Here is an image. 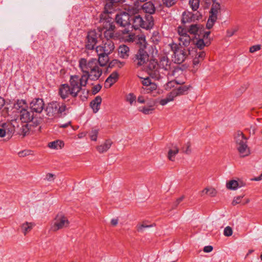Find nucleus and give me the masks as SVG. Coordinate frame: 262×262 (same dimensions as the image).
I'll return each instance as SVG.
<instances>
[{
	"label": "nucleus",
	"instance_id": "1",
	"mask_svg": "<svg viewBox=\"0 0 262 262\" xmlns=\"http://www.w3.org/2000/svg\"><path fill=\"white\" fill-rule=\"evenodd\" d=\"M79 68L83 73L81 76H71L70 79V85L64 84L60 86L59 94L62 99H66L69 96L76 97L81 90L82 87L86 85L89 78L91 80H96L102 73L97 59L95 58H92L89 61L84 58H81L79 60Z\"/></svg>",
	"mask_w": 262,
	"mask_h": 262
},
{
	"label": "nucleus",
	"instance_id": "2",
	"mask_svg": "<svg viewBox=\"0 0 262 262\" xmlns=\"http://www.w3.org/2000/svg\"><path fill=\"white\" fill-rule=\"evenodd\" d=\"M115 19L116 23L120 26L122 27L127 26V28L121 31L120 38L124 42H133L135 39V35L129 29L130 17L129 14L126 12H121L116 15Z\"/></svg>",
	"mask_w": 262,
	"mask_h": 262
},
{
	"label": "nucleus",
	"instance_id": "3",
	"mask_svg": "<svg viewBox=\"0 0 262 262\" xmlns=\"http://www.w3.org/2000/svg\"><path fill=\"white\" fill-rule=\"evenodd\" d=\"M5 124L7 127L9 137H11L15 133L25 136L29 131L28 124L20 121L18 118L8 121Z\"/></svg>",
	"mask_w": 262,
	"mask_h": 262
},
{
	"label": "nucleus",
	"instance_id": "4",
	"mask_svg": "<svg viewBox=\"0 0 262 262\" xmlns=\"http://www.w3.org/2000/svg\"><path fill=\"white\" fill-rule=\"evenodd\" d=\"M236 148L240 157H245L250 154V149L247 145V139L241 131L236 132L234 136Z\"/></svg>",
	"mask_w": 262,
	"mask_h": 262
},
{
	"label": "nucleus",
	"instance_id": "5",
	"mask_svg": "<svg viewBox=\"0 0 262 262\" xmlns=\"http://www.w3.org/2000/svg\"><path fill=\"white\" fill-rule=\"evenodd\" d=\"M170 50L173 52L172 60L174 63L180 64L184 62L189 54L190 51L180 46L176 43L169 44Z\"/></svg>",
	"mask_w": 262,
	"mask_h": 262
},
{
	"label": "nucleus",
	"instance_id": "6",
	"mask_svg": "<svg viewBox=\"0 0 262 262\" xmlns=\"http://www.w3.org/2000/svg\"><path fill=\"white\" fill-rule=\"evenodd\" d=\"M131 20L132 21V26L129 27V29L134 28L135 30L141 27L144 29H149L154 26V19L152 16L148 15L144 20L140 15L133 16Z\"/></svg>",
	"mask_w": 262,
	"mask_h": 262
},
{
	"label": "nucleus",
	"instance_id": "7",
	"mask_svg": "<svg viewBox=\"0 0 262 262\" xmlns=\"http://www.w3.org/2000/svg\"><path fill=\"white\" fill-rule=\"evenodd\" d=\"M70 221L67 216L62 213L56 215L51 224L50 230L55 232L69 226Z\"/></svg>",
	"mask_w": 262,
	"mask_h": 262
},
{
	"label": "nucleus",
	"instance_id": "8",
	"mask_svg": "<svg viewBox=\"0 0 262 262\" xmlns=\"http://www.w3.org/2000/svg\"><path fill=\"white\" fill-rule=\"evenodd\" d=\"M207 1H208V3L211 4L209 17L206 24L207 28L210 29L213 27L217 19V16L221 12V6L219 3L214 0Z\"/></svg>",
	"mask_w": 262,
	"mask_h": 262
},
{
	"label": "nucleus",
	"instance_id": "9",
	"mask_svg": "<svg viewBox=\"0 0 262 262\" xmlns=\"http://www.w3.org/2000/svg\"><path fill=\"white\" fill-rule=\"evenodd\" d=\"M66 106L63 103L52 102L49 103L45 109V112L49 118H56L59 114L64 112Z\"/></svg>",
	"mask_w": 262,
	"mask_h": 262
},
{
	"label": "nucleus",
	"instance_id": "10",
	"mask_svg": "<svg viewBox=\"0 0 262 262\" xmlns=\"http://www.w3.org/2000/svg\"><path fill=\"white\" fill-rule=\"evenodd\" d=\"M140 82L142 84L141 93L144 94H151L154 97H156L159 94L157 90V84L152 82L149 77H139Z\"/></svg>",
	"mask_w": 262,
	"mask_h": 262
},
{
	"label": "nucleus",
	"instance_id": "11",
	"mask_svg": "<svg viewBox=\"0 0 262 262\" xmlns=\"http://www.w3.org/2000/svg\"><path fill=\"white\" fill-rule=\"evenodd\" d=\"M102 33L100 30H92L88 32L86 41L85 48L88 50H93L94 47L98 41L99 39H101Z\"/></svg>",
	"mask_w": 262,
	"mask_h": 262
},
{
	"label": "nucleus",
	"instance_id": "12",
	"mask_svg": "<svg viewBox=\"0 0 262 262\" xmlns=\"http://www.w3.org/2000/svg\"><path fill=\"white\" fill-rule=\"evenodd\" d=\"M168 75L169 76H173L175 77L174 79H172L168 82L165 86L166 90H169L173 88L176 84H183L185 83L184 79H180L178 77H184L183 71L179 68H176L172 71L171 73H168Z\"/></svg>",
	"mask_w": 262,
	"mask_h": 262
},
{
	"label": "nucleus",
	"instance_id": "13",
	"mask_svg": "<svg viewBox=\"0 0 262 262\" xmlns=\"http://www.w3.org/2000/svg\"><path fill=\"white\" fill-rule=\"evenodd\" d=\"M115 49L114 42L111 39H103L102 43L95 48L97 55L110 54Z\"/></svg>",
	"mask_w": 262,
	"mask_h": 262
},
{
	"label": "nucleus",
	"instance_id": "14",
	"mask_svg": "<svg viewBox=\"0 0 262 262\" xmlns=\"http://www.w3.org/2000/svg\"><path fill=\"white\" fill-rule=\"evenodd\" d=\"M147 73L153 78L158 79L160 77L158 64L155 60H150L146 68Z\"/></svg>",
	"mask_w": 262,
	"mask_h": 262
},
{
	"label": "nucleus",
	"instance_id": "15",
	"mask_svg": "<svg viewBox=\"0 0 262 262\" xmlns=\"http://www.w3.org/2000/svg\"><path fill=\"white\" fill-rule=\"evenodd\" d=\"M179 35V40L180 41L179 46L181 45L185 47H188L192 41V39L187 33V30L181 26L179 27L177 29Z\"/></svg>",
	"mask_w": 262,
	"mask_h": 262
},
{
	"label": "nucleus",
	"instance_id": "16",
	"mask_svg": "<svg viewBox=\"0 0 262 262\" xmlns=\"http://www.w3.org/2000/svg\"><path fill=\"white\" fill-rule=\"evenodd\" d=\"M148 55L143 48H139L134 58V62L138 67L144 65L148 61Z\"/></svg>",
	"mask_w": 262,
	"mask_h": 262
},
{
	"label": "nucleus",
	"instance_id": "17",
	"mask_svg": "<svg viewBox=\"0 0 262 262\" xmlns=\"http://www.w3.org/2000/svg\"><path fill=\"white\" fill-rule=\"evenodd\" d=\"M246 183L240 179L230 180L226 182L227 189L230 190H236L238 188L245 187Z\"/></svg>",
	"mask_w": 262,
	"mask_h": 262
},
{
	"label": "nucleus",
	"instance_id": "18",
	"mask_svg": "<svg viewBox=\"0 0 262 262\" xmlns=\"http://www.w3.org/2000/svg\"><path fill=\"white\" fill-rule=\"evenodd\" d=\"M44 102L42 99L36 98L30 103V108L36 113H41L44 107Z\"/></svg>",
	"mask_w": 262,
	"mask_h": 262
},
{
	"label": "nucleus",
	"instance_id": "19",
	"mask_svg": "<svg viewBox=\"0 0 262 262\" xmlns=\"http://www.w3.org/2000/svg\"><path fill=\"white\" fill-rule=\"evenodd\" d=\"M205 55L206 54L204 51H199L196 53L195 56L193 59V69L191 70L193 73L196 72L200 63L204 60Z\"/></svg>",
	"mask_w": 262,
	"mask_h": 262
},
{
	"label": "nucleus",
	"instance_id": "20",
	"mask_svg": "<svg viewBox=\"0 0 262 262\" xmlns=\"http://www.w3.org/2000/svg\"><path fill=\"white\" fill-rule=\"evenodd\" d=\"M103 27L105 29V31L104 32V39H110L115 37L114 31L115 29V26L114 23H106L103 25Z\"/></svg>",
	"mask_w": 262,
	"mask_h": 262
},
{
	"label": "nucleus",
	"instance_id": "21",
	"mask_svg": "<svg viewBox=\"0 0 262 262\" xmlns=\"http://www.w3.org/2000/svg\"><path fill=\"white\" fill-rule=\"evenodd\" d=\"M155 102L153 100H149L144 106L139 107V111L145 115H149L155 111Z\"/></svg>",
	"mask_w": 262,
	"mask_h": 262
},
{
	"label": "nucleus",
	"instance_id": "22",
	"mask_svg": "<svg viewBox=\"0 0 262 262\" xmlns=\"http://www.w3.org/2000/svg\"><path fill=\"white\" fill-rule=\"evenodd\" d=\"M20 117L18 119L23 122L27 123L28 122L31 121L33 118V114L32 113L29 112L27 108H25L20 112Z\"/></svg>",
	"mask_w": 262,
	"mask_h": 262
},
{
	"label": "nucleus",
	"instance_id": "23",
	"mask_svg": "<svg viewBox=\"0 0 262 262\" xmlns=\"http://www.w3.org/2000/svg\"><path fill=\"white\" fill-rule=\"evenodd\" d=\"M159 68L169 71L171 69V62L166 56H162L158 64Z\"/></svg>",
	"mask_w": 262,
	"mask_h": 262
},
{
	"label": "nucleus",
	"instance_id": "24",
	"mask_svg": "<svg viewBox=\"0 0 262 262\" xmlns=\"http://www.w3.org/2000/svg\"><path fill=\"white\" fill-rule=\"evenodd\" d=\"M113 142L111 140L108 139L100 145L96 147L97 150L100 154L106 152L111 147Z\"/></svg>",
	"mask_w": 262,
	"mask_h": 262
},
{
	"label": "nucleus",
	"instance_id": "25",
	"mask_svg": "<svg viewBox=\"0 0 262 262\" xmlns=\"http://www.w3.org/2000/svg\"><path fill=\"white\" fill-rule=\"evenodd\" d=\"M35 226V224L32 222H26L20 226V229L24 235L30 232Z\"/></svg>",
	"mask_w": 262,
	"mask_h": 262
},
{
	"label": "nucleus",
	"instance_id": "26",
	"mask_svg": "<svg viewBox=\"0 0 262 262\" xmlns=\"http://www.w3.org/2000/svg\"><path fill=\"white\" fill-rule=\"evenodd\" d=\"M118 79V74L116 72L112 73L105 80V86L110 88L117 81Z\"/></svg>",
	"mask_w": 262,
	"mask_h": 262
},
{
	"label": "nucleus",
	"instance_id": "27",
	"mask_svg": "<svg viewBox=\"0 0 262 262\" xmlns=\"http://www.w3.org/2000/svg\"><path fill=\"white\" fill-rule=\"evenodd\" d=\"M119 56L123 59H126L129 55V48L127 46L122 45L118 48Z\"/></svg>",
	"mask_w": 262,
	"mask_h": 262
},
{
	"label": "nucleus",
	"instance_id": "28",
	"mask_svg": "<svg viewBox=\"0 0 262 262\" xmlns=\"http://www.w3.org/2000/svg\"><path fill=\"white\" fill-rule=\"evenodd\" d=\"M141 8L144 12L149 13V14L154 13L156 10L154 5L150 1L144 3L141 6Z\"/></svg>",
	"mask_w": 262,
	"mask_h": 262
},
{
	"label": "nucleus",
	"instance_id": "29",
	"mask_svg": "<svg viewBox=\"0 0 262 262\" xmlns=\"http://www.w3.org/2000/svg\"><path fill=\"white\" fill-rule=\"evenodd\" d=\"M141 10V6H139L138 2H136L134 5L128 6L127 9L129 15H136Z\"/></svg>",
	"mask_w": 262,
	"mask_h": 262
},
{
	"label": "nucleus",
	"instance_id": "30",
	"mask_svg": "<svg viewBox=\"0 0 262 262\" xmlns=\"http://www.w3.org/2000/svg\"><path fill=\"white\" fill-rule=\"evenodd\" d=\"M119 1L114 0H106L104 10L105 12H110L112 13L116 7L117 3Z\"/></svg>",
	"mask_w": 262,
	"mask_h": 262
},
{
	"label": "nucleus",
	"instance_id": "31",
	"mask_svg": "<svg viewBox=\"0 0 262 262\" xmlns=\"http://www.w3.org/2000/svg\"><path fill=\"white\" fill-rule=\"evenodd\" d=\"M179 151V147L177 145H172L168 152V159L171 161H174L176 156L178 154Z\"/></svg>",
	"mask_w": 262,
	"mask_h": 262
},
{
	"label": "nucleus",
	"instance_id": "32",
	"mask_svg": "<svg viewBox=\"0 0 262 262\" xmlns=\"http://www.w3.org/2000/svg\"><path fill=\"white\" fill-rule=\"evenodd\" d=\"M217 194L216 190L212 187H206L200 192V194L203 196L205 194L208 195L211 197L215 196Z\"/></svg>",
	"mask_w": 262,
	"mask_h": 262
},
{
	"label": "nucleus",
	"instance_id": "33",
	"mask_svg": "<svg viewBox=\"0 0 262 262\" xmlns=\"http://www.w3.org/2000/svg\"><path fill=\"white\" fill-rule=\"evenodd\" d=\"M102 99L100 96H97L91 102V106L94 113H97L100 108V105L101 103Z\"/></svg>",
	"mask_w": 262,
	"mask_h": 262
},
{
	"label": "nucleus",
	"instance_id": "34",
	"mask_svg": "<svg viewBox=\"0 0 262 262\" xmlns=\"http://www.w3.org/2000/svg\"><path fill=\"white\" fill-rule=\"evenodd\" d=\"M195 19L194 15L190 12L184 11L182 14V22L184 24L191 22Z\"/></svg>",
	"mask_w": 262,
	"mask_h": 262
},
{
	"label": "nucleus",
	"instance_id": "35",
	"mask_svg": "<svg viewBox=\"0 0 262 262\" xmlns=\"http://www.w3.org/2000/svg\"><path fill=\"white\" fill-rule=\"evenodd\" d=\"M110 13H111L110 12H105V10H104L103 13L100 14V21L103 23V26L106 23H113V22L112 21V18L109 16V14Z\"/></svg>",
	"mask_w": 262,
	"mask_h": 262
},
{
	"label": "nucleus",
	"instance_id": "36",
	"mask_svg": "<svg viewBox=\"0 0 262 262\" xmlns=\"http://www.w3.org/2000/svg\"><path fill=\"white\" fill-rule=\"evenodd\" d=\"M63 146V142L59 140L49 142L48 145L49 148L54 149H61Z\"/></svg>",
	"mask_w": 262,
	"mask_h": 262
},
{
	"label": "nucleus",
	"instance_id": "37",
	"mask_svg": "<svg viewBox=\"0 0 262 262\" xmlns=\"http://www.w3.org/2000/svg\"><path fill=\"white\" fill-rule=\"evenodd\" d=\"M14 108L17 110L19 112L25 108H28V105L24 100H18L14 104Z\"/></svg>",
	"mask_w": 262,
	"mask_h": 262
},
{
	"label": "nucleus",
	"instance_id": "38",
	"mask_svg": "<svg viewBox=\"0 0 262 262\" xmlns=\"http://www.w3.org/2000/svg\"><path fill=\"white\" fill-rule=\"evenodd\" d=\"M108 55L109 54H101V55H98L99 56L98 61V63L100 67H104L105 66L108 60Z\"/></svg>",
	"mask_w": 262,
	"mask_h": 262
},
{
	"label": "nucleus",
	"instance_id": "39",
	"mask_svg": "<svg viewBox=\"0 0 262 262\" xmlns=\"http://www.w3.org/2000/svg\"><path fill=\"white\" fill-rule=\"evenodd\" d=\"M136 99V95L133 93H128L125 96L126 101L128 102L130 105L135 104Z\"/></svg>",
	"mask_w": 262,
	"mask_h": 262
},
{
	"label": "nucleus",
	"instance_id": "40",
	"mask_svg": "<svg viewBox=\"0 0 262 262\" xmlns=\"http://www.w3.org/2000/svg\"><path fill=\"white\" fill-rule=\"evenodd\" d=\"M154 226L155 225L154 224L148 225L146 222H144L137 225V230L138 232H142L145 228L152 227Z\"/></svg>",
	"mask_w": 262,
	"mask_h": 262
},
{
	"label": "nucleus",
	"instance_id": "41",
	"mask_svg": "<svg viewBox=\"0 0 262 262\" xmlns=\"http://www.w3.org/2000/svg\"><path fill=\"white\" fill-rule=\"evenodd\" d=\"M7 136L9 137V133L7 132V127L5 123L0 126V137H4Z\"/></svg>",
	"mask_w": 262,
	"mask_h": 262
},
{
	"label": "nucleus",
	"instance_id": "42",
	"mask_svg": "<svg viewBox=\"0 0 262 262\" xmlns=\"http://www.w3.org/2000/svg\"><path fill=\"white\" fill-rule=\"evenodd\" d=\"M189 87L188 86L184 85V86H180L177 89H174L177 93H178V96L184 94L185 92H186L189 90Z\"/></svg>",
	"mask_w": 262,
	"mask_h": 262
},
{
	"label": "nucleus",
	"instance_id": "43",
	"mask_svg": "<svg viewBox=\"0 0 262 262\" xmlns=\"http://www.w3.org/2000/svg\"><path fill=\"white\" fill-rule=\"evenodd\" d=\"M99 130L96 128H92L89 134V136L92 141H96Z\"/></svg>",
	"mask_w": 262,
	"mask_h": 262
},
{
	"label": "nucleus",
	"instance_id": "44",
	"mask_svg": "<svg viewBox=\"0 0 262 262\" xmlns=\"http://www.w3.org/2000/svg\"><path fill=\"white\" fill-rule=\"evenodd\" d=\"M190 7L193 11H196L199 7L200 0H189Z\"/></svg>",
	"mask_w": 262,
	"mask_h": 262
},
{
	"label": "nucleus",
	"instance_id": "45",
	"mask_svg": "<svg viewBox=\"0 0 262 262\" xmlns=\"http://www.w3.org/2000/svg\"><path fill=\"white\" fill-rule=\"evenodd\" d=\"M200 26L197 25H192L190 26L187 33L189 32L191 34H196L199 30Z\"/></svg>",
	"mask_w": 262,
	"mask_h": 262
},
{
	"label": "nucleus",
	"instance_id": "46",
	"mask_svg": "<svg viewBox=\"0 0 262 262\" xmlns=\"http://www.w3.org/2000/svg\"><path fill=\"white\" fill-rule=\"evenodd\" d=\"M177 96H178V93H177L175 90L173 89L172 91L168 93L166 95V97L168 98L170 102H172L174 101L175 98H176Z\"/></svg>",
	"mask_w": 262,
	"mask_h": 262
},
{
	"label": "nucleus",
	"instance_id": "47",
	"mask_svg": "<svg viewBox=\"0 0 262 262\" xmlns=\"http://www.w3.org/2000/svg\"><path fill=\"white\" fill-rule=\"evenodd\" d=\"M140 46V48H143L144 50L146 48V42L145 40V38L143 36H141L138 38V42Z\"/></svg>",
	"mask_w": 262,
	"mask_h": 262
},
{
	"label": "nucleus",
	"instance_id": "48",
	"mask_svg": "<svg viewBox=\"0 0 262 262\" xmlns=\"http://www.w3.org/2000/svg\"><path fill=\"white\" fill-rule=\"evenodd\" d=\"M183 151L186 154H189L191 152V143L189 142H187L182 147Z\"/></svg>",
	"mask_w": 262,
	"mask_h": 262
},
{
	"label": "nucleus",
	"instance_id": "49",
	"mask_svg": "<svg viewBox=\"0 0 262 262\" xmlns=\"http://www.w3.org/2000/svg\"><path fill=\"white\" fill-rule=\"evenodd\" d=\"M124 64V62H120V61L118 60H113L110 64V66H116L119 68H121L123 67Z\"/></svg>",
	"mask_w": 262,
	"mask_h": 262
},
{
	"label": "nucleus",
	"instance_id": "50",
	"mask_svg": "<svg viewBox=\"0 0 262 262\" xmlns=\"http://www.w3.org/2000/svg\"><path fill=\"white\" fill-rule=\"evenodd\" d=\"M207 42L206 43L204 42V41L203 39H200L198 40L195 43V45L196 47L200 49H202L205 46H207Z\"/></svg>",
	"mask_w": 262,
	"mask_h": 262
},
{
	"label": "nucleus",
	"instance_id": "51",
	"mask_svg": "<svg viewBox=\"0 0 262 262\" xmlns=\"http://www.w3.org/2000/svg\"><path fill=\"white\" fill-rule=\"evenodd\" d=\"M163 4L167 7H170L176 3V0H162Z\"/></svg>",
	"mask_w": 262,
	"mask_h": 262
},
{
	"label": "nucleus",
	"instance_id": "52",
	"mask_svg": "<svg viewBox=\"0 0 262 262\" xmlns=\"http://www.w3.org/2000/svg\"><path fill=\"white\" fill-rule=\"evenodd\" d=\"M233 231L232 228L229 227L227 226L226 227L224 231V234L226 236H231L232 234Z\"/></svg>",
	"mask_w": 262,
	"mask_h": 262
},
{
	"label": "nucleus",
	"instance_id": "53",
	"mask_svg": "<svg viewBox=\"0 0 262 262\" xmlns=\"http://www.w3.org/2000/svg\"><path fill=\"white\" fill-rule=\"evenodd\" d=\"M56 178L55 174L51 173H48L46 175L45 179L48 182H53Z\"/></svg>",
	"mask_w": 262,
	"mask_h": 262
},
{
	"label": "nucleus",
	"instance_id": "54",
	"mask_svg": "<svg viewBox=\"0 0 262 262\" xmlns=\"http://www.w3.org/2000/svg\"><path fill=\"white\" fill-rule=\"evenodd\" d=\"M244 197V195L243 196H237L234 198L232 202V204L233 206H235L236 205L239 204L241 203V200L242 198Z\"/></svg>",
	"mask_w": 262,
	"mask_h": 262
},
{
	"label": "nucleus",
	"instance_id": "55",
	"mask_svg": "<svg viewBox=\"0 0 262 262\" xmlns=\"http://www.w3.org/2000/svg\"><path fill=\"white\" fill-rule=\"evenodd\" d=\"M261 46L260 45H254L250 48L249 51L251 53H253L256 51H258L260 50Z\"/></svg>",
	"mask_w": 262,
	"mask_h": 262
},
{
	"label": "nucleus",
	"instance_id": "56",
	"mask_svg": "<svg viewBox=\"0 0 262 262\" xmlns=\"http://www.w3.org/2000/svg\"><path fill=\"white\" fill-rule=\"evenodd\" d=\"M169 102H170V101L168 99V98L165 97V98L160 99L158 100V103L162 106H164L166 105Z\"/></svg>",
	"mask_w": 262,
	"mask_h": 262
},
{
	"label": "nucleus",
	"instance_id": "57",
	"mask_svg": "<svg viewBox=\"0 0 262 262\" xmlns=\"http://www.w3.org/2000/svg\"><path fill=\"white\" fill-rule=\"evenodd\" d=\"M137 102L139 103H145L146 102V99L143 95H139L137 98Z\"/></svg>",
	"mask_w": 262,
	"mask_h": 262
},
{
	"label": "nucleus",
	"instance_id": "58",
	"mask_svg": "<svg viewBox=\"0 0 262 262\" xmlns=\"http://www.w3.org/2000/svg\"><path fill=\"white\" fill-rule=\"evenodd\" d=\"M184 196L182 195L180 198H178L176 201L174 202L173 205L176 207L178 205L184 200Z\"/></svg>",
	"mask_w": 262,
	"mask_h": 262
},
{
	"label": "nucleus",
	"instance_id": "59",
	"mask_svg": "<svg viewBox=\"0 0 262 262\" xmlns=\"http://www.w3.org/2000/svg\"><path fill=\"white\" fill-rule=\"evenodd\" d=\"M29 154V151L28 150H23L19 151L18 153V155L19 157H24L27 156Z\"/></svg>",
	"mask_w": 262,
	"mask_h": 262
},
{
	"label": "nucleus",
	"instance_id": "60",
	"mask_svg": "<svg viewBox=\"0 0 262 262\" xmlns=\"http://www.w3.org/2000/svg\"><path fill=\"white\" fill-rule=\"evenodd\" d=\"M213 250V247L211 246H205L204 249L203 251L204 252L206 253H209L211 252Z\"/></svg>",
	"mask_w": 262,
	"mask_h": 262
},
{
	"label": "nucleus",
	"instance_id": "61",
	"mask_svg": "<svg viewBox=\"0 0 262 262\" xmlns=\"http://www.w3.org/2000/svg\"><path fill=\"white\" fill-rule=\"evenodd\" d=\"M101 88V86L99 84L95 86L93 88V90H92L93 93L94 94H96L100 90Z\"/></svg>",
	"mask_w": 262,
	"mask_h": 262
},
{
	"label": "nucleus",
	"instance_id": "62",
	"mask_svg": "<svg viewBox=\"0 0 262 262\" xmlns=\"http://www.w3.org/2000/svg\"><path fill=\"white\" fill-rule=\"evenodd\" d=\"M87 133L86 132H81L78 134L77 136L79 139H81L84 137H85Z\"/></svg>",
	"mask_w": 262,
	"mask_h": 262
},
{
	"label": "nucleus",
	"instance_id": "63",
	"mask_svg": "<svg viewBox=\"0 0 262 262\" xmlns=\"http://www.w3.org/2000/svg\"><path fill=\"white\" fill-rule=\"evenodd\" d=\"M236 31V29H233V30H232L231 31H228V35L229 36H232L234 33Z\"/></svg>",
	"mask_w": 262,
	"mask_h": 262
},
{
	"label": "nucleus",
	"instance_id": "64",
	"mask_svg": "<svg viewBox=\"0 0 262 262\" xmlns=\"http://www.w3.org/2000/svg\"><path fill=\"white\" fill-rule=\"evenodd\" d=\"M262 180V173L258 177L252 179V181H259Z\"/></svg>",
	"mask_w": 262,
	"mask_h": 262
}]
</instances>
